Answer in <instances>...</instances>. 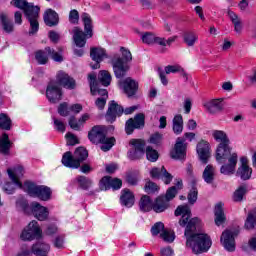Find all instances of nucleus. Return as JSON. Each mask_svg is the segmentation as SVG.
Here are the masks:
<instances>
[{"mask_svg": "<svg viewBox=\"0 0 256 256\" xmlns=\"http://www.w3.org/2000/svg\"><path fill=\"white\" fill-rule=\"evenodd\" d=\"M98 79L104 87H109L111 85V73L107 70H101L99 72Z\"/></svg>", "mask_w": 256, "mask_h": 256, "instance_id": "nucleus-44", "label": "nucleus"}, {"mask_svg": "<svg viewBox=\"0 0 256 256\" xmlns=\"http://www.w3.org/2000/svg\"><path fill=\"white\" fill-rule=\"evenodd\" d=\"M129 145L132 147L128 151V158L131 161H137V159H141L145 155V140L131 139Z\"/></svg>", "mask_w": 256, "mask_h": 256, "instance_id": "nucleus-9", "label": "nucleus"}, {"mask_svg": "<svg viewBox=\"0 0 256 256\" xmlns=\"http://www.w3.org/2000/svg\"><path fill=\"white\" fill-rule=\"evenodd\" d=\"M88 139L94 145L101 144L104 152L110 151V149L115 145L114 137H107V127L105 126H94L88 133Z\"/></svg>", "mask_w": 256, "mask_h": 256, "instance_id": "nucleus-3", "label": "nucleus"}, {"mask_svg": "<svg viewBox=\"0 0 256 256\" xmlns=\"http://www.w3.org/2000/svg\"><path fill=\"white\" fill-rule=\"evenodd\" d=\"M120 85L127 97H133L137 95V91H139V83L131 77L120 81Z\"/></svg>", "mask_w": 256, "mask_h": 256, "instance_id": "nucleus-15", "label": "nucleus"}, {"mask_svg": "<svg viewBox=\"0 0 256 256\" xmlns=\"http://www.w3.org/2000/svg\"><path fill=\"white\" fill-rule=\"evenodd\" d=\"M0 23L5 33H13L15 31V25L6 13H0Z\"/></svg>", "mask_w": 256, "mask_h": 256, "instance_id": "nucleus-28", "label": "nucleus"}, {"mask_svg": "<svg viewBox=\"0 0 256 256\" xmlns=\"http://www.w3.org/2000/svg\"><path fill=\"white\" fill-rule=\"evenodd\" d=\"M74 157L76 161H78L79 167H81V163H83V161H85L89 157V152L87 151V149L79 147L75 150Z\"/></svg>", "mask_w": 256, "mask_h": 256, "instance_id": "nucleus-43", "label": "nucleus"}, {"mask_svg": "<svg viewBox=\"0 0 256 256\" xmlns=\"http://www.w3.org/2000/svg\"><path fill=\"white\" fill-rule=\"evenodd\" d=\"M69 21L73 25H76V23H79V12L77 10L70 11Z\"/></svg>", "mask_w": 256, "mask_h": 256, "instance_id": "nucleus-60", "label": "nucleus"}, {"mask_svg": "<svg viewBox=\"0 0 256 256\" xmlns=\"http://www.w3.org/2000/svg\"><path fill=\"white\" fill-rule=\"evenodd\" d=\"M206 109L209 113L215 115V113L223 111V101L221 99H214L206 104Z\"/></svg>", "mask_w": 256, "mask_h": 256, "instance_id": "nucleus-33", "label": "nucleus"}, {"mask_svg": "<svg viewBox=\"0 0 256 256\" xmlns=\"http://www.w3.org/2000/svg\"><path fill=\"white\" fill-rule=\"evenodd\" d=\"M228 17L232 21L236 33H241L243 29V22L241 21V18H239V16H237L233 11H228Z\"/></svg>", "mask_w": 256, "mask_h": 256, "instance_id": "nucleus-41", "label": "nucleus"}, {"mask_svg": "<svg viewBox=\"0 0 256 256\" xmlns=\"http://www.w3.org/2000/svg\"><path fill=\"white\" fill-rule=\"evenodd\" d=\"M155 34L151 33V32H146L143 36H142V41L143 43H146L147 45H153V43H155Z\"/></svg>", "mask_w": 256, "mask_h": 256, "instance_id": "nucleus-53", "label": "nucleus"}, {"mask_svg": "<svg viewBox=\"0 0 256 256\" xmlns=\"http://www.w3.org/2000/svg\"><path fill=\"white\" fill-rule=\"evenodd\" d=\"M160 237L167 243H173V241H175V233L171 230L164 229L160 234Z\"/></svg>", "mask_w": 256, "mask_h": 256, "instance_id": "nucleus-51", "label": "nucleus"}, {"mask_svg": "<svg viewBox=\"0 0 256 256\" xmlns=\"http://www.w3.org/2000/svg\"><path fill=\"white\" fill-rule=\"evenodd\" d=\"M7 172L11 181H13L15 185H18V187L22 189L23 184L21 183L19 178L23 177V173H25V169H23V166H17L16 168H14V170L8 169Z\"/></svg>", "mask_w": 256, "mask_h": 256, "instance_id": "nucleus-24", "label": "nucleus"}, {"mask_svg": "<svg viewBox=\"0 0 256 256\" xmlns=\"http://www.w3.org/2000/svg\"><path fill=\"white\" fill-rule=\"evenodd\" d=\"M177 189H183V181L179 180L176 184V186H172L170 187L165 196L164 199L169 203V201H171L172 199H175V195H177Z\"/></svg>", "mask_w": 256, "mask_h": 256, "instance_id": "nucleus-38", "label": "nucleus"}, {"mask_svg": "<svg viewBox=\"0 0 256 256\" xmlns=\"http://www.w3.org/2000/svg\"><path fill=\"white\" fill-rule=\"evenodd\" d=\"M197 194H198L197 188H195V186H193L192 190L188 194V201L192 205H193V203H195V201H197Z\"/></svg>", "mask_w": 256, "mask_h": 256, "instance_id": "nucleus-61", "label": "nucleus"}, {"mask_svg": "<svg viewBox=\"0 0 256 256\" xmlns=\"http://www.w3.org/2000/svg\"><path fill=\"white\" fill-rule=\"evenodd\" d=\"M24 189L31 197H38L40 201H49L51 199V188L47 186H37L33 182H25Z\"/></svg>", "mask_w": 256, "mask_h": 256, "instance_id": "nucleus-7", "label": "nucleus"}, {"mask_svg": "<svg viewBox=\"0 0 256 256\" xmlns=\"http://www.w3.org/2000/svg\"><path fill=\"white\" fill-rule=\"evenodd\" d=\"M212 136L215 139V141L219 143V145H225L227 143H231V140H229L227 133H225V131L223 130L213 131Z\"/></svg>", "mask_w": 256, "mask_h": 256, "instance_id": "nucleus-37", "label": "nucleus"}, {"mask_svg": "<svg viewBox=\"0 0 256 256\" xmlns=\"http://www.w3.org/2000/svg\"><path fill=\"white\" fill-rule=\"evenodd\" d=\"M164 229H165V224H163V222H157L156 224H154L152 226L151 233H152V235L157 236Z\"/></svg>", "mask_w": 256, "mask_h": 256, "instance_id": "nucleus-54", "label": "nucleus"}, {"mask_svg": "<svg viewBox=\"0 0 256 256\" xmlns=\"http://www.w3.org/2000/svg\"><path fill=\"white\" fill-rule=\"evenodd\" d=\"M241 166L238 168L236 175L240 177L243 181H247L251 179V175L253 174V169L249 167V160L247 157H242L240 159Z\"/></svg>", "mask_w": 256, "mask_h": 256, "instance_id": "nucleus-18", "label": "nucleus"}, {"mask_svg": "<svg viewBox=\"0 0 256 256\" xmlns=\"http://www.w3.org/2000/svg\"><path fill=\"white\" fill-rule=\"evenodd\" d=\"M51 251V246L45 242H37L31 248V253L36 256H47Z\"/></svg>", "mask_w": 256, "mask_h": 256, "instance_id": "nucleus-25", "label": "nucleus"}, {"mask_svg": "<svg viewBox=\"0 0 256 256\" xmlns=\"http://www.w3.org/2000/svg\"><path fill=\"white\" fill-rule=\"evenodd\" d=\"M120 202L125 207H133V205H135V194H133L128 188L123 189Z\"/></svg>", "mask_w": 256, "mask_h": 256, "instance_id": "nucleus-27", "label": "nucleus"}, {"mask_svg": "<svg viewBox=\"0 0 256 256\" xmlns=\"http://www.w3.org/2000/svg\"><path fill=\"white\" fill-rule=\"evenodd\" d=\"M168 208H169V202L166 201L165 197H163V196H159L153 202L152 210H154L155 213H163V211H166V209H168Z\"/></svg>", "mask_w": 256, "mask_h": 256, "instance_id": "nucleus-32", "label": "nucleus"}, {"mask_svg": "<svg viewBox=\"0 0 256 256\" xmlns=\"http://www.w3.org/2000/svg\"><path fill=\"white\" fill-rule=\"evenodd\" d=\"M12 147L13 142L9 140V135L4 133L2 138H0V153H2V155H9V151Z\"/></svg>", "mask_w": 256, "mask_h": 256, "instance_id": "nucleus-31", "label": "nucleus"}, {"mask_svg": "<svg viewBox=\"0 0 256 256\" xmlns=\"http://www.w3.org/2000/svg\"><path fill=\"white\" fill-rule=\"evenodd\" d=\"M245 195H247V185H241L237 190L234 191L232 201H234V203H241Z\"/></svg>", "mask_w": 256, "mask_h": 256, "instance_id": "nucleus-40", "label": "nucleus"}, {"mask_svg": "<svg viewBox=\"0 0 256 256\" xmlns=\"http://www.w3.org/2000/svg\"><path fill=\"white\" fill-rule=\"evenodd\" d=\"M42 235L43 230H41V227H39V223L33 220L22 231L20 239H22V241H33V239H41Z\"/></svg>", "mask_w": 256, "mask_h": 256, "instance_id": "nucleus-8", "label": "nucleus"}, {"mask_svg": "<svg viewBox=\"0 0 256 256\" xmlns=\"http://www.w3.org/2000/svg\"><path fill=\"white\" fill-rule=\"evenodd\" d=\"M11 118L5 114L1 113L0 114V129H4L5 131H10L11 130Z\"/></svg>", "mask_w": 256, "mask_h": 256, "instance_id": "nucleus-47", "label": "nucleus"}, {"mask_svg": "<svg viewBox=\"0 0 256 256\" xmlns=\"http://www.w3.org/2000/svg\"><path fill=\"white\" fill-rule=\"evenodd\" d=\"M35 59L38 65H47V63H49V56H47V51H43V50L36 51Z\"/></svg>", "mask_w": 256, "mask_h": 256, "instance_id": "nucleus-46", "label": "nucleus"}, {"mask_svg": "<svg viewBox=\"0 0 256 256\" xmlns=\"http://www.w3.org/2000/svg\"><path fill=\"white\" fill-rule=\"evenodd\" d=\"M139 208L143 211V213L153 211V200H151V197L148 195L142 196L139 202Z\"/></svg>", "mask_w": 256, "mask_h": 256, "instance_id": "nucleus-34", "label": "nucleus"}, {"mask_svg": "<svg viewBox=\"0 0 256 256\" xmlns=\"http://www.w3.org/2000/svg\"><path fill=\"white\" fill-rule=\"evenodd\" d=\"M62 95L61 87L57 85V82L50 81L46 89V97L48 101H50V103H59Z\"/></svg>", "mask_w": 256, "mask_h": 256, "instance_id": "nucleus-13", "label": "nucleus"}, {"mask_svg": "<svg viewBox=\"0 0 256 256\" xmlns=\"http://www.w3.org/2000/svg\"><path fill=\"white\" fill-rule=\"evenodd\" d=\"M239 235L237 230H225L220 237V243L229 252L235 251V237Z\"/></svg>", "mask_w": 256, "mask_h": 256, "instance_id": "nucleus-10", "label": "nucleus"}, {"mask_svg": "<svg viewBox=\"0 0 256 256\" xmlns=\"http://www.w3.org/2000/svg\"><path fill=\"white\" fill-rule=\"evenodd\" d=\"M76 181L80 189H83L84 191L89 190L91 185H93V181L90 178H87L86 176H78L76 178Z\"/></svg>", "mask_w": 256, "mask_h": 256, "instance_id": "nucleus-45", "label": "nucleus"}, {"mask_svg": "<svg viewBox=\"0 0 256 256\" xmlns=\"http://www.w3.org/2000/svg\"><path fill=\"white\" fill-rule=\"evenodd\" d=\"M229 145L230 143L218 144L216 149V161H218V163H225L228 159V164L223 165L220 169V173L223 175H233L237 167V153L231 154V146Z\"/></svg>", "mask_w": 256, "mask_h": 256, "instance_id": "nucleus-2", "label": "nucleus"}, {"mask_svg": "<svg viewBox=\"0 0 256 256\" xmlns=\"http://www.w3.org/2000/svg\"><path fill=\"white\" fill-rule=\"evenodd\" d=\"M174 215L180 217V227H186V247L192 248L193 253H205L211 249V237L205 233H195L201 227V220L197 217L191 219V208L188 205H180Z\"/></svg>", "mask_w": 256, "mask_h": 256, "instance_id": "nucleus-1", "label": "nucleus"}, {"mask_svg": "<svg viewBox=\"0 0 256 256\" xmlns=\"http://www.w3.org/2000/svg\"><path fill=\"white\" fill-rule=\"evenodd\" d=\"M120 51L122 53V58L116 54L111 60L113 71L117 79H123V77L127 75V71H129V65H127V63L133 61L131 51L125 49V47H121Z\"/></svg>", "mask_w": 256, "mask_h": 256, "instance_id": "nucleus-4", "label": "nucleus"}, {"mask_svg": "<svg viewBox=\"0 0 256 256\" xmlns=\"http://www.w3.org/2000/svg\"><path fill=\"white\" fill-rule=\"evenodd\" d=\"M183 39L188 47H193L199 41V35L193 31H187L183 34Z\"/></svg>", "mask_w": 256, "mask_h": 256, "instance_id": "nucleus-36", "label": "nucleus"}, {"mask_svg": "<svg viewBox=\"0 0 256 256\" xmlns=\"http://www.w3.org/2000/svg\"><path fill=\"white\" fill-rule=\"evenodd\" d=\"M69 111V106L66 102L60 104L58 107V113L61 115V117H67V115H69Z\"/></svg>", "mask_w": 256, "mask_h": 256, "instance_id": "nucleus-59", "label": "nucleus"}, {"mask_svg": "<svg viewBox=\"0 0 256 256\" xmlns=\"http://www.w3.org/2000/svg\"><path fill=\"white\" fill-rule=\"evenodd\" d=\"M185 141L186 139L183 137L176 139L174 148L170 152L172 159H185V157H187V143H185Z\"/></svg>", "mask_w": 256, "mask_h": 256, "instance_id": "nucleus-11", "label": "nucleus"}, {"mask_svg": "<svg viewBox=\"0 0 256 256\" xmlns=\"http://www.w3.org/2000/svg\"><path fill=\"white\" fill-rule=\"evenodd\" d=\"M205 183L211 184L215 181V168L213 165L208 164L202 174Z\"/></svg>", "mask_w": 256, "mask_h": 256, "instance_id": "nucleus-35", "label": "nucleus"}, {"mask_svg": "<svg viewBox=\"0 0 256 256\" xmlns=\"http://www.w3.org/2000/svg\"><path fill=\"white\" fill-rule=\"evenodd\" d=\"M11 5H14V7H17V9L24 11V15L26 16L39 9V6H33L29 4L27 0H12Z\"/></svg>", "mask_w": 256, "mask_h": 256, "instance_id": "nucleus-23", "label": "nucleus"}, {"mask_svg": "<svg viewBox=\"0 0 256 256\" xmlns=\"http://www.w3.org/2000/svg\"><path fill=\"white\" fill-rule=\"evenodd\" d=\"M81 19L84 24L85 32L79 27L73 29V39L77 47H85V43H87L85 37H93V19H91V16L88 13H82Z\"/></svg>", "mask_w": 256, "mask_h": 256, "instance_id": "nucleus-5", "label": "nucleus"}, {"mask_svg": "<svg viewBox=\"0 0 256 256\" xmlns=\"http://www.w3.org/2000/svg\"><path fill=\"white\" fill-rule=\"evenodd\" d=\"M214 215H215V224L217 227H220V225H223L226 221L225 217V211L223 210V202H219L216 204L214 209Z\"/></svg>", "mask_w": 256, "mask_h": 256, "instance_id": "nucleus-29", "label": "nucleus"}, {"mask_svg": "<svg viewBox=\"0 0 256 256\" xmlns=\"http://www.w3.org/2000/svg\"><path fill=\"white\" fill-rule=\"evenodd\" d=\"M45 51L47 55H49L51 59H53V61H56L57 63H61L63 61V56L51 47H46Z\"/></svg>", "mask_w": 256, "mask_h": 256, "instance_id": "nucleus-49", "label": "nucleus"}, {"mask_svg": "<svg viewBox=\"0 0 256 256\" xmlns=\"http://www.w3.org/2000/svg\"><path fill=\"white\" fill-rule=\"evenodd\" d=\"M101 189L107 191L108 189H113L114 191H118L123 187V181L119 178H113L111 176H104L100 180Z\"/></svg>", "mask_w": 256, "mask_h": 256, "instance_id": "nucleus-16", "label": "nucleus"}, {"mask_svg": "<svg viewBox=\"0 0 256 256\" xmlns=\"http://www.w3.org/2000/svg\"><path fill=\"white\" fill-rule=\"evenodd\" d=\"M90 56L92 60L95 61V64L92 65V69H99L101 67V64L99 63H101L103 59H106L107 53L103 48H91Z\"/></svg>", "mask_w": 256, "mask_h": 256, "instance_id": "nucleus-20", "label": "nucleus"}, {"mask_svg": "<svg viewBox=\"0 0 256 256\" xmlns=\"http://www.w3.org/2000/svg\"><path fill=\"white\" fill-rule=\"evenodd\" d=\"M66 139H67V145H79V139L77 138V136H75V134L68 132L66 134Z\"/></svg>", "mask_w": 256, "mask_h": 256, "instance_id": "nucleus-58", "label": "nucleus"}, {"mask_svg": "<svg viewBox=\"0 0 256 256\" xmlns=\"http://www.w3.org/2000/svg\"><path fill=\"white\" fill-rule=\"evenodd\" d=\"M181 71H183V68L180 65H168L165 67L166 75H169V73H181Z\"/></svg>", "mask_w": 256, "mask_h": 256, "instance_id": "nucleus-56", "label": "nucleus"}, {"mask_svg": "<svg viewBox=\"0 0 256 256\" xmlns=\"http://www.w3.org/2000/svg\"><path fill=\"white\" fill-rule=\"evenodd\" d=\"M88 79L90 81V93L91 95L95 96L97 95V92L95 91V83L97 81V75L95 74H89Z\"/></svg>", "mask_w": 256, "mask_h": 256, "instance_id": "nucleus-55", "label": "nucleus"}, {"mask_svg": "<svg viewBox=\"0 0 256 256\" xmlns=\"http://www.w3.org/2000/svg\"><path fill=\"white\" fill-rule=\"evenodd\" d=\"M145 193L148 195H153V193H157L159 191V185L157 183L148 180L144 186Z\"/></svg>", "mask_w": 256, "mask_h": 256, "instance_id": "nucleus-48", "label": "nucleus"}, {"mask_svg": "<svg viewBox=\"0 0 256 256\" xmlns=\"http://www.w3.org/2000/svg\"><path fill=\"white\" fill-rule=\"evenodd\" d=\"M187 175L191 183L195 185L197 183V178L193 176V165L191 164L187 165Z\"/></svg>", "mask_w": 256, "mask_h": 256, "instance_id": "nucleus-62", "label": "nucleus"}, {"mask_svg": "<svg viewBox=\"0 0 256 256\" xmlns=\"http://www.w3.org/2000/svg\"><path fill=\"white\" fill-rule=\"evenodd\" d=\"M163 141V135L156 133L150 137V143L153 145H159Z\"/></svg>", "mask_w": 256, "mask_h": 256, "instance_id": "nucleus-64", "label": "nucleus"}, {"mask_svg": "<svg viewBox=\"0 0 256 256\" xmlns=\"http://www.w3.org/2000/svg\"><path fill=\"white\" fill-rule=\"evenodd\" d=\"M54 247H56V249H64L65 248V235H60L55 238Z\"/></svg>", "mask_w": 256, "mask_h": 256, "instance_id": "nucleus-57", "label": "nucleus"}, {"mask_svg": "<svg viewBox=\"0 0 256 256\" xmlns=\"http://www.w3.org/2000/svg\"><path fill=\"white\" fill-rule=\"evenodd\" d=\"M30 207L34 217H36L38 221H46V219H48L49 209H47V207L42 206L39 202H32Z\"/></svg>", "mask_w": 256, "mask_h": 256, "instance_id": "nucleus-19", "label": "nucleus"}, {"mask_svg": "<svg viewBox=\"0 0 256 256\" xmlns=\"http://www.w3.org/2000/svg\"><path fill=\"white\" fill-rule=\"evenodd\" d=\"M59 228L55 224H50L47 226L45 230L46 235H55V233H58Z\"/></svg>", "mask_w": 256, "mask_h": 256, "instance_id": "nucleus-63", "label": "nucleus"}, {"mask_svg": "<svg viewBox=\"0 0 256 256\" xmlns=\"http://www.w3.org/2000/svg\"><path fill=\"white\" fill-rule=\"evenodd\" d=\"M150 177L151 179L159 180L162 179L165 185H169L171 181H173V175L165 169V166L160 168L154 167L150 170Z\"/></svg>", "mask_w": 256, "mask_h": 256, "instance_id": "nucleus-14", "label": "nucleus"}, {"mask_svg": "<svg viewBox=\"0 0 256 256\" xmlns=\"http://www.w3.org/2000/svg\"><path fill=\"white\" fill-rule=\"evenodd\" d=\"M244 227H245V229H248V230L255 229V227H256V208H254L248 212Z\"/></svg>", "mask_w": 256, "mask_h": 256, "instance_id": "nucleus-39", "label": "nucleus"}, {"mask_svg": "<svg viewBox=\"0 0 256 256\" xmlns=\"http://www.w3.org/2000/svg\"><path fill=\"white\" fill-rule=\"evenodd\" d=\"M143 127H145V114L139 113L134 118L127 120L125 131L127 135H131L135 129H143Z\"/></svg>", "mask_w": 256, "mask_h": 256, "instance_id": "nucleus-12", "label": "nucleus"}, {"mask_svg": "<svg viewBox=\"0 0 256 256\" xmlns=\"http://www.w3.org/2000/svg\"><path fill=\"white\" fill-rule=\"evenodd\" d=\"M44 23L48 27H55V25H59V14H57L53 9L46 10L44 13Z\"/></svg>", "mask_w": 256, "mask_h": 256, "instance_id": "nucleus-26", "label": "nucleus"}, {"mask_svg": "<svg viewBox=\"0 0 256 256\" xmlns=\"http://www.w3.org/2000/svg\"><path fill=\"white\" fill-rule=\"evenodd\" d=\"M173 132L175 135H181L183 133V116L181 114L173 118Z\"/></svg>", "mask_w": 256, "mask_h": 256, "instance_id": "nucleus-42", "label": "nucleus"}, {"mask_svg": "<svg viewBox=\"0 0 256 256\" xmlns=\"http://www.w3.org/2000/svg\"><path fill=\"white\" fill-rule=\"evenodd\" d=\"M126 182L129 185H137V183L139 182V173L137 172L128 173L126 176Z\"/></svg>", "mask_w": 256, "mask_h": 256, "instance_id": "nucleus-52", "label": "nucleus"}, {"mask_svg": "<svg viewBox=\"0 0 256 256\" xmlns=\"http://www.w3.org/2000/svg\"><path fill=\"white\" fill-rule=\"evenodd\" d=\"M137 109H138L137 106H131L126 109H123L121 105L115 102V100H112L109 103V107L106 112L105 118H106V121H108V123H114L117 117H121L123 113H125V115H131L132 113H135Z\"/></svg>", "mask_w": 256, "mask_h": 256, "instance_id": "nucleus-6", "label": "nucleus"}, {"mask_svg": "<svg viewBox=\"0 0 256 256\" xmlns=\"http://www.w3.org/2000/svg\"><path fill=\"white\" fill-rule=\"evenodd\" d=\"M196 150L199 155L200 161H202L204 165H207V161H209V142L201 140L197 144Z\"/></svg>", "mask_w": 256, "mask_h": 256, "instance_id": "nucleus-22", "label": "nucleus"}, {"mask_svg": "<svg viewBox=\"0 0 256 256\" xmlns=\"http://www.w3.org/2000/svg\"><path fill=\"white\" fill-rule=\"evenodd\" d=\"M62 163L65 167H71L72 169H79V161L69 151L64 153L62 157Z\"/></svg>", "mask_w": 256, "mask_h": 256, "instance_id": "nucleus-30", "label": "nucleus"}, {"mask_svg": "<svg viewBox=\"0 0 256 256\" xmlns=\"http://www.w3.org/2000/svg\"><path fill=\"white\" fill-rule=\"evenodd\" d=\"M56 85L64 87L65 89H75V79L64 71H59L56 75Z\"/></svg>", "mask_w": 256, "mask_h": 256, "instance_id": "nucleus-17", "label": "nucleus"}, {"mask_svg": "<svg viewBox=\"0 0 256 256\" xmlns=\"http://www.w3.org/2000/svg\"><path fill=\"white\" fill-rule=\"evenodd\" d=\"M39 11L40 8L30 12V14L26 15L29 23H30V30L29 35H35L37 31H39Z\"/></svg>", "mask_w": 256, "mask_h": 256, "instance_id": "nucleus-21", "label": "nucleus"}, {"mask_svg": "<svg viewBox=\"0 0 256 256\" xmlns=\"http://www.w3.org/2000/svg\"><path fill=\"white\" fill-rule=\"evenodd\" d=\"M146 157H147L148 161L155 163V161H157V159H159V152H157V150L153 149V147L148 146L146 148Z\"/></svg>", "mask_w": 256, "mask_h": 256, "instance_id": "nucleus-50", "label": "nucleus"}]
</instances>
